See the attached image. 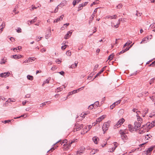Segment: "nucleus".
I'll list each match as a JSON object with an SVG mask.
<instances>
[{
  "label": "nucleus",
  "mask_w": 155,
  "mask_h": 155,
  "mask_svg": "<svg viewBox=\"0 0 155 155\" xmlns=\"http://www.w3.org/2000/svg\"><path fill=\"white\" fill-rule=\"evenodd\" d=\"M95 149H93L90 152V154L93 155L96 152L95 151Z\"/></svg>",
  "instance_id": "nucleus-31"
},
{
  "label": "nucleus",
  "mask_w": 155,
  "mask_h": 155,
  "mask_svg": "<svg viewBox=\"0 0 155 155\" xmlns=\"http://www.w3.org/2000/svg\"><path fill=\"white\" fill-rule=\"evenodd\" d=\"M93 108H94V106H93L92 104H91L88 107V109L89 110H91Z\"/></svg>",
  "instance_id": "nucleus-33"
},
{
  "label": "nucleus",
  "mask_w": 155,
  "mask_h": 155,
  "mask_svg": "<svg viewBox=\"0 0 155 155\" xmlns=\"http://www.w3.org/2000/svg\"><path fill=\"white\" fill-rule=\"evenodd\" d=\"M37 20V17H35L34 19L31 20L30 21H30V23L31 24L35 22Z\"/></svg>",
  "instance_id": "nucleus-22"
},
{
  "label": "nucleus",
  "mask_w": 155,
  "mask_h": 155,
  "mask_svg": "<svg viewBox=\"0 0 155 155\" xmlns=\"http://www.w3.org/2000/svg\"><path fill=\"white\" fill-rule=\"evenodd\" d=\"M77 140V139H74L71 140H70L69 142V144L71 146V145L74 142H75V141H76Z\"/></svg>",
  "instance_id": "nucleus-25"
},
{
  "label": "nucleus",
  "mask_w": 155,
  "mask_h": 155,
  "mask_svg": "<svg viewBox=\"0 0 155 155\" xmlns=\"http://www.w3.org/2000/svg\"><path fill=\"white\" fill-rule=\"evenodd\" d=\"M4 122L5 123H9V122H11V120H5L4 121Z\"/></svg>",
  "instance_id": "nucleus-60"
},
{
  "label": "nucleus",
  "mask_w": 155,
  "mask_h": 155,
  "mask_svg": "<svg viewBox=\"0 0 155 155\" xmlns=\"http://www.w3.org/2000/svg\"><path fill=\"white\" fill-rule=\"evenodd\" d=\"M137 13L136 14V15L137 16H140L142 14L141 13H138L137 11Z\"/></svg>",
  "instance_id": "nucleus-47"
},
{
  "label": "nucleus",
  "mask_w": 155,
  "mask_h": 155,
  "mask_svg": "<svg viewBox=\"0 0 155 155\" xmlns=\"http://www.w3.org/2000/svg\"><path fill=\"white\" fill-rule=\"evenodd\" d=\"M106 18H111V19H112V18H113L112 16H110V15L107 16L106 17Z\"/></svg>",
  "instance_id": "nucleus-50"
},
{
  "label": "nucleus",
  "mask_w": 155,
  "mask_h": 155,
  "mask_svg": "<svg viewBox=\"0 0 155 155\" xmlns=\"http://www.w3.org/2000/svg\"><path fill=\"white\" fill-rule=\"evenodd\" d=\"M141 123L142 122H141V120H139L138 122L136 121L134 122V129L135 130H137L138 129H140V127L141 125Z\"/></svg>",
  "instance_id": "nucleus-4"
},
{
  "label": "nucleus",
  "mask_w": 155,
  "mask_h": 155,
  "mask_svg": "<svg viewBox=\"0 0 155 155\" xmlns=\"http://www.w3.org/2000/svg\"><path fill=\"white\" fill-rule=\"evenodd\" d=\"M31 58H30L27 59V61H28V63H29L30 62H32V61H31Z\"/></svg>",
  "instance_id": "nucleus-57"
},
{
  "label": "nucleus",
  "mask_w": 155,
  "mask_h": 155,
  "mask_svg": "<svg viewBox=\"0 0 155 155\" xmlns=\"http://www.w3.org/2000/svg\"><path fill=\"white\" fill-rule=\"evenodd\" d=\"M50 79V78H48L47 79L44 81L45 82V83H49V80Z\"/></svg>",
  "instance_id": "nucleus-38"
},
{
  "label": "nucleus",
  "mask_w": 155,
  "mask_h": 155,
  "mask_svg": "<svg viewBox=\"0 0 155 155\" xmlns=\"http://www.w3.org/2000/svg\"><path fill=\"white\" fill-rule=\"evenodd\" d=\"M99 104V102L98 101H97L95 102L94 104H92L93 106H94V108H96L97 107Z\"/></svg>",
  "instance_id": "nucleus-20"
},
{
  "label": "nucleus",
  "mask_w": 155,
  "mask_h": 155,
  "mask_svg": "<svg viewBox=\"0 0 155 155\" xmlns=\"http://www.w3.org/2000/svg\"><path fill=\"white\" fill-rule=\"evenodd\" d=\"M110 122H107L105 123L102 126V129L104 131V133L105 132L107 131L108 129V127L110 126Z\"/></svg>",
  "instance_id": "nucleus-3"
},
{
  "label": "nucleus",
  "mask_w": 155,
  "mask_h": 155,
  "mask_svg": "<svg viewBox=\"0 0 155 155\" xmlns=\"http://www.w3.org/2000/svg\"><path fill=\"white\" fill-rule=\"evenodd\" d=\"M22 57V55H17L15 54V55H13L11 56V58H13L15 59H18L21 58Z\"/></svg>",
  "instance_id": "nucleus-10"
},
{
  "label": "nucleus",
  "mask_w": 155,
  "mask_h": 155,
  "mask_svg": "<svg viewBox=\"0 0 155 155\" xmlns=\"http://www.w3.org/2000/svg\"><path fill=\"white\" fill-rule=\"evenodd\" d=\"M98 140H99V139L97 136H94L93 138V141L95 144L97 143Z\"/></svg>",
  "instance_id": "nucleus-16"
},
{
  "label": "nucleus",
  "mask_w": 155,
  "mask_h": 155,
  "mask_svg": "<svg viewBox=\"0 0 155 155\" xmlns=\"http://www.w3.org/2000/svg\"><path fill=\"white\" fill-rule=\"evenodd\" d=\"M103 72V70H101L100 72L98 73L95 76V77L94 78L93 80H94L95 78L97 77L98 76H99V75L102 73Z\"/></svg>",
  "instance_id": "nucleus-24"
},
{
  "label": "nucleus",
  "mask_w": 155,
  "mask_h": 155,
  "mask_svg": "<svg viewBox=\"0 0 155 155\" xmlns=\"http://www.w3.org/2000/svg\"><path fill=\"white\" fill-rule=\"evenodd\" d=\"M120 102V100H118V101H117L115 103H116V104H115V105H117L118 104H119Z\"/></svg>",
  "instance_id": "nucleus-53"
},
{
  "label": "nucleus",
  "mask_w": 155,
  "mask_h": 155,
  "mask_svg": "<svg viewBox=\"0 0 155 155\" xmlns=\"http://www.w3.org/2000/svg\"><path fill=\"white\" fill-rule=\"evenodd\" d=\"M76 3H77L76 2V0H74L73 2V5L74 6L76 5Z\"/></svg>",
  "instance_id": "nucleus-49"
},
{
  "label": "nucleus",
  "mask_w": 155,
  "mask_h": 155,
  "mask_svg": "<svg viewBox=\"0 0 155 155\" xmlns=\"http://www.w3.org/2000/svg\"><path fill=\"white\" fill-rule=\"evenodd\" d=\"M78 92V89H77V90H75L71 92V93H72V94H75L76 93H77Z\"/></svg>",
  "instance_id": "nucleus-40"
},
{
  "label": "nucleus",
  "mask_w": 155,
  "mask_h": 155,
  "mask_svg": "<svg viewBox=\"0 0 155 155\" xmlns=\"http://www.w3.org/2000/svg\"><path fill=\"white\" fill-rule=\"evenodd\" d=\"M78 64V62L76 61L74 63V67H75L76 68L77 67V66Z\"/></svg>",
  "instance_id": "nucleus-61"
},
{
  "label": "nucleus",
  "mask_w": 155,
  "mask_h": 155,
  "mask_svg": "<svg viewBox=\"0 0 155 155\" xmlns=\"http://www.w3.org/2000/svg\"><path fill=\"white\" fill-rule=\"evenodd\" d=\"M31 108L30 107H28L26 108V110L27 111H29L31 110Z\"/></svg>",
  "instance_id": "nucleus-59"
},
{
  "label": "nucleus",
  "mask_w": 155,
  "mask_h": 155,
  "mask_svg": "<svg viewBox=\"0 0 155 155\" xmlns=\"http://www.w3.org/2000/svg\"><path fill=\"white\" fill-rule=\"evenodd\" d=\"M67 4V2L66 0H64L62 1L61 3L58 5L62 8Z\"/></svg>",
  "instance_id": "nucleus-9"
},
{
  "label": "nucleus",
  "mask_w": 155,
  "mask_h": 155,
  "mask_svg": "<svg viewBox=\"0 0 155 155\" xmlns=\"http://www.w3.org/2000/svg\"><path fill=\"white\" fill-rule=\"evenodd\" d=\"M84 150H78L77 151V153L78 154H80L81 153H83V151H84Z\"/></svg>",
  "instance_id": "nucleus-28"
},
{
  "label": "nucleus",
  "mask_w": 155,
  "mask_h": 155,
  "mask_svg": "<svg viewBox=\"0 0 155 155\" xmlns=\"http://www.w3.org/2000/svg\"><path fill=\"white\" fill-rule=\"evenodd\" d=\"M153 148L154 147H151L148 148L147 150V154H149L151 152L152 150H153Z\"/></svg>",
  "instance_id": "nucleus-14"
},
{
  "label": "nucleus",
  "mask_w": 155,
  "mask_h": 155,
  "mask_svg": "<svg viewBox=\"0 0 155 155\" xmlns=\"http://www.w3.org/2000/svg\"><path fill=\"white\" fill-rule=\"evenodd\" d=\"M27 78L28 79L31 81L33 79V76L30 75H28L27 76Z\"/></svg>",
  "instance_id": "nucleus-23"
},
{
  "label": "nucleus",
  "mask_w": 155,
  "mask_h": 155,
  "mask_svg": "<svg viewBox=\"0 0 155 155\" xmlns=\"http://www.w3.org/2000/svg\"><path fill=\"white\" fill-rule=\"evenodd\" d=\"M5 23L4 22H3L2 25L0 26V33H1L3 31L4 28L5 26Z\"/></svg>",
  "instance_id": "nucleus-12"
},
{
  "label": "nucleus",
  "mask_w": 155,
  "mask_h": 155,
  "mask_svg": "<svg viewBox=\"0 0 155 155\" xmlns=\"http://www.w3.org/2000/svg\"><path fill=\"white\" fill-rule=\"evenodd\" d=\"M95 16V15L94 14H93L91 16V17L90 18V20L91 21H92L93 18Z\"/></svg>",
  "instance_id": "nucleus-35"
},
{
  "label": "nucleus",
  "mask_w": 155,
  "mask_h": 155,
  "mask_svg": "<svg viewBox=\"0 0 155 155\" xmlns=\"http://www.w3.org/2000/svg\"><path fill=\"white\" fill-rule=\"evenodd\" d=\"M5 62L6 61H4V59L3 58L2 59L0 63L1 64H5Z\"/></svg>",
  "instance_id": "nucleus-36"
},
{
  "label": "nucleus",
  "mask_w": 155,
  "mask_h": 155,
  "mask_svg": "<svg viewBox=\"0 0 155 155\" xmlns=\"http://www.w3.org/2000/svg\"><path fill=\"white\" fill-rule=\"evenodd\" d=\"M101 118H100V117L99 118H97V120H96V121L97 122H101Z\"/></svg>",
  "instance_id": "nucleus-39"
},
{
  "label": "nucleus",
  "mask_w": 155,
  "mask_h": 155,
  "mask_svg": "<svg viewBox=\"0 0 155 155\" xmlns=\"http://www.w3.org/2000/svg\"><path fill=\"white\" fill-rule=\"evenodd\" d=\"M155 126V120L152 121L151 123L150 122L147 123L145 126L147 127L149 129H150L152 127Z\"/></svg>",
  "instance_id": "nucleus-5"
},
{
  "label": "nucleus",
  "mask_w": 155,
  "mask_h": 155,
  "mask_svg": "<svg viewBox=\"0 0 155 155\" xmlns=\"http://www.w3.org/2000/svg\"><path fill=\"white\" fill-rule=\"evenodd\" d=\"M84 87H82L78 89V91L79 92L81 90H82Z\"/></svg>",
  "instance_id": "nucleus-58"
},
{
  "label": "nucleus",
  "mask_w": 155,
  "mask_h": 155,
  "mask_svg": "<svg viewBox=\"0 0 155 155\" xmlns=\"http://www.w3.org/2000/svg\"><path fill=\"white\" fill-rule=\"evenodd\" d=\"M55 62H56V63H58V64H59L60 63H59L58 62H61V61H60V60H59L58 59H57L56 61H55Z\"/></svg>",
  "instance_id": "nucleus-62"
},
{
  "label": "nucleus",
  "mask_w": 155,
  "mask_h": 155,
  "mask_svg": "<svg viewBox=\"0 0 155 155\" xmlns=\"http://www.w3.org/2000/svg\"><path fill=\"white\" fill-rule=\"evenodd\" d=\"M124 120L123 118L121 119H120L118 121L117 124H116L115 126L118 128V127H119L120 126L121 124H122L124 122Z\"/></svg>",
  "instance_id": "nucleus-6"
},
{
  "label": "nucleus",
  "mask_w": 155,
  "mask_h": 155,
  "mask_svg": "<svg viewBox=\"0 0 155 155\" xmlns=\"http://www.w3.org/2000/svg\"><path fill=\"white\" fill-rule=\"evenodd\" d=\"M41 51L42 52H44L46 51V50L44 49H42L41 50Z\"/></svg>",
  "instance_id": "nucleus-63"
},
{
  "label": "nucleus",
  "mask_w": 155,
  "mask_h": 155,
  "mask_svg": "<svg viewBox=\"0 0 155 155\" xmlns=\"http://www.w3.org/2000/svg\"><path fill=\"white\" fill-rule=\"evenodd\" d=\"M55 149V148H54V147H53L52 148H51L50 150H48L47 152L48 153V152H49L50 151H51V152H52L53 151L54 149Z\"/></svg>",
  "instance_id": "nucleus-42"
},
{
  "label": "nucleus",
  "mask_w": 155,
  "mask_h": 155,
  "mask_svg": "<svg viewBox=\"0 0 155 155\" xmlns=\"http://www.w3.org/2000/svg\"><path fill=\"white\" fill-rule=\"evenodd\" d=\"M69 68H76L75 67H74V64H73L71 65L70 66Z\"/></svg>",
  "instance_id": "nucleus-41"
},
{
  "label": "nucleus",
  "mask_w": 155,
  "mask_h": 155,
  "mask_svg": "<svg viewBox=\"0 0 155 155\" xmlns=\"http://www.w3.org/2000/svg\"><path fill=\"white\" fill-rule=\"evenodd\" d=\"M67 140L66 139H65L63 141V142H62V143H61V142L60 143H61V145H62V144L63 143H67Z\"/></svg>",
  "instance_id": "nucleus-55"
},
{
  "label": "nucleus",
  "mask_w": 155,
  "mask_h": 155,
  "mask_svg": "<svg viewBox=\"0 0 155 155\" xmlns=\"http://www.w3.org/2000/svg\"><path fill=\"white\" fill-rule=\"evenodd\" d=\"M87 127L86 126L83 129V132L84 133V134L86 133H87V131H88V130H87Z\"/></svg>",
  "instance_id": "nucleus-30"
},
{
  "label": "nucleus",
  "mask_w": 155,
  "mask_h": 155,
  "mask_svg": "<svg viewBox=\"0 0 155 155\" xmlns=\"http://www.w3.org/2000/svg\"><path fill=\"white\" fill-rule=\"evenodd\" d=\"M152 65L153 66V67H154L155 66V61L151 63Z\"/></svg>",
  "instance_id": "nucleus-64"
},
{
  "label": "nucleus",
  "mask_w": 155,
  "mask_h": 155,
  "mask_svg": "<svg viewBox=\"0 0 155 155\" xmlns=\"http://www.w3.org/2000/svg\"><path fill=\"white\" fill-rule=\"evenodd\" d=\"M88 3V2H85L84 3H83V6H86L87 3Z\"/></svg>",
  "instance_id": "nucleus-56"
},
{
  "label": "nucleus",
  "mask_w": 155,
  "mask_h": 155,
  "mask_svg": "<svg viewBox=\"0 0 155 155\" xmlns=\"http://www.w3.org/2000/svg\"><path fill=\"white\" fill-rule=\"evenodd\" d=\"M9 74H10V73L8 72L2 73L0 74V76L2 78H6L8 76Z\"/></svg>",
  "instance_id": "nucleus-8"
},
{
  "label": "nucleus",
  "mask_w": 155,
  "mask_h": 155,
  "mask_svg": "<svg viewBox=\"0 0 155 155\" xmlns=\"http://www.w3.org/2000/svg\"><path fill=\"white\" fill-rule=\"evenodd\" d=\"M83 7V4H80L78 6V11H79L81 9H82Z\"/></svg>",
  "instance_id": "nucleus-26"
},
{
  "label": "nucleus",
  "mask_w": 155,
  "mask_h": 155,
  "mask_svg": "<svg viewBox=\"0 0 155 155\" xmlns=\"http://www.w3.org/2000/svg\"><path fill=\"white\" fill-rule=\"evenodd\" d=\"M68 45H65L64 46H62V47H61V49L63 50H64L65 49V48H66V47Z\"/></svg>",
  "instance_id": "nucleus-46"
},
{
  "label": "nucleus",
  "mask_w": 155,
  "mask_h": 155,
  "mask_svg": "<svg viewBox=\"0 0 155 155\" xmlns=\"http://www.w3.org/2000/svg\"><path fill=\"white\" fill-rule=\"evenodd\" d=\"M123 5L122 4H120L118 5L117 6V8L120 9L122 7Z\"/></svg>",
  "instance_id": "nucleus-34"
},
{
  "label": "nucleus",
  "mask_w": 155,
  "mask_h": 155,
  "mask_svg": "<svg viewBox=\"0 0 155 155\" xmlns=\"http://www.w3.org/2000/svg\"><path fill=\"white\" fill-rule=\"evenodd\" d=\"M116 103H114L112 105H111L110 107V108L111 109H112L115 106Z\"/></svg>",
  "instance_id": "nucleus-32"
},
{
  "label": "nucleus",
  "mask_w": 155,
  "mask_h": 155,
  "mask_svg": "<svg viewBox=\"0 0 155 155\" xmlns=\"http://www.w3.org/2000/svg\"><path fill=\"white\" fill-rule=\"evenodd\" d=\"M75 127L73 129L74 132H76L79 130L83 128V125L82 124H80L78 123H76L75 124Z\"/></svg>",
  "instance_id": "nucleus-2"
},
{
  "label": "nucleus",
  "mask_w": 155,
  "mask_h": 155,
  "mask_svg": "<svg viewBox=\"0 0 155 155\" xmlns=\"http://www.w3.org/2000/svg\"><path fill=\"white\" fill-rule=\"evenodd\" d=\"M17 31L18 33L21 32V29L20 28H18V29L17 30Z\"/></svg>",
  "instance_id": "nucleus-51"
},
{
  "label": "nucleus",
  "mask_w": 155,
  "mask_h": 155,
  "mask_svg": "<svg viewBox=\"0 0 155 155\" xmlns=\"http://www.w3.org/2000/svg\"><path fill=\"white\" fill-rule=\"evenodd\" d=\"M58 73L61 75H64V72L63 71H61L60 72H58Z\"/></svg>",
  "instance_id": "nucleus-45"
},
{
  "label": "nucleus",
  "mask_w": 155,
  "mask_h": 155,
  "mask_svg": "<svg viewBox=\"0 0 155 155\" xmlns=\"http://www.w3.org/2000/svg\"><path fill=\"white\" fill-rule=\"evenodd\" d=\"M72 33V32H71V31H68L67 33L65 35L64 37V38L65 39H68V38L71 35Z\"/></svg>",
  "instance_id": "nucleus-11"
},
{
  "label": "nucleus",
  "mask_w": 155,
  "mask_h": 155,
  "mask_svg": "<svg viewBox=\"0 0 155 155\" xmlns=\"http://www.w3.org/2000/svg\"><path fill=\"white\" fill-rule=\"evenodd\" d=\"M46 103H48V102H45L43 103H42L41 104H42V106H41V107H42V106H43L44 105H45L46 104Z\"/></svg>",
  "instance_id": "nucleus-54"
},
{
  "label": "nucleus",
  "mask_w": 155,
  "mask_h": 155,
  "mask_svg": "<svg viewBox=\"0 0 155 155\" xmlns=\"http://www.w3.org/2000/svg\"><path fill=\"white\" fill-rule=\"evenodd\" d=\"M128 127L129 130L130 131L132 132L134 131V128H133V126H132L131 124H129L128 125Z\"/></svg>",
  "instance_id": "nucleus-18"
},
{
  "label": "nucleus",
  "mask_w": 155,
  "mask_h": 155,
  "mask_svg": "<svg viewBox=\"0 0 155 155\" xmlns=\"http://www.w3.org/2000/svg\"><path fill=\"white\" fill-rule=\"evenodd\" d=\"M148 41V38H147L146 37L143 38L142 41L140 42V44L142 43H146Z\"/></svg>",
  "instance_id": "nucleus-17"
},
{
  "label": "nucleus",
  "mask_w": 155,
  "mask_h": 155,
  "mask_svg": "<svg viewBox=\"0 0 155 155\" xmlns=\"http://www.w3.org/2000/svg\"><path fill=\"white\" fill-rule=\"evenodd\" d=\"M59 142V141H58L55 144H54V145L55 146L54 148L56 149V147H58V145L57 143H58Z\"/></svg>",
  "instance_id": "nucleus-43"
},
{
  "label": "nucleus",
  "mask_w": 155,
  "mask_h": 155,
  "mask_svg": "<svg viewBox=\"0 0 155 155\" xmlns=\"http://www.w3.org/2000/svg\"><path fill=\"white\" fill-rule=\"evenodd\" d=\"M63 17V15L61 16L59 18H58L57 19L54 20V23L57 22L58 21L62 20Z\"/></svg>",
  "instance_id": "nucleus-13"
},
{
  "label": "nucleus",
  "mask_w": 155,
  "mask_h": 155,
  "mask_svg": "<svg viewBox=\"0 0 155 155\" xmlns=\"http://www.w3.org/2000/svg\"><path fill=\"white\" fill-rule=\"evenodd\" d=\"M66 54L68 56H70L71 54V52L70 51H67L66 52Z\"/></svg>",
  "instance_id": "nucleus-29"
},
{
  "label": "nucleus",
  "mask_w": 155,
  "mask_h": 155,
  "mask_svg": "<svg viewBox=\"0 0 155 155\" xmlns=\"http://www.w3.org/2000/svg\"><path fill=\"white\" fill-rule=\"evenodd\" d=\"M117 147V146H115V147H114L112 148L111 149V151L110 150V152H113V151H114L115 150V149H116V148Z\"/></svg>",
  "instance_id": "nucleus-37"
},
{
  "label": "nucleus",
  "mask_w": 155,
  "mask_h": 155,
  "mask_svg": "<svg viewBox=\"0 0 155 155\" xmlns=\"http://www.w3.org/2000/svg\"><path fill=\"white\" fill-rule=\"evenodd\" d=\"M63 149L64 150H68L71 147L70 145L68 143H65L63 145Z\"/></svg>",
  "instance_id": "nucleus-7"
},
{
  "label": "nucleus",
  "mask_w": 155,
  "mask_h": 155,
  "mask_svg": "<svg viewBox=\"0 0 155 155\" xmlns=\"http://www.w3.org/2000/svg\"><path fill=\"white\" fill-rule=\"evenodd\" d=\"M17 8H18L17 6V7L15 6V8H14V9L13 10V12H15V14H17V13H18V12L16 13V9H17Z\"/></svg>",
  "instance_id": "nucleus-44"
},
{
  "label": "nucleus",
  "mask_w": 155,
  "mask_h": 155,
  "mask_svg": "<svg viewBox=\"0 0 155 155\" xmlns=\"http://www.w3.org/2000/svg\"><path fill=\"white\" fill-rule=\"evenodd\" d=\"M128 50V49H126L125 48L124 49H123L122 51H120V52L118 53L117 54V56H118L119 55H120V54H123L126 51H127Z\"/></svg>",
  "instance_id": "nucleus-15"
},
{
  "label": "nucleus",
  "mask_w": 155,
  "mask_h": 155,
  "mask_svg": "<svg viewBox=\"0 0 155 155\" xmlns=\"http://www.w3.org/2000/svg\"><path fill=\"white\" fill-rule=\"evenodd\" d=\"M114 53L112 54L108 57V60H112L113 59V58L114 57Z\"/></svg>",
  "instance_id": "nucleus-21"
},
{
  "label": "nucleus",
  "mask_w": 155,
  "mask_h": 155,
  "mask_svg": "<svg viewBox=\"0 0 155 155\" xmlns=\"http://www.w3.org/2000/svg\"><path fill=\"white\" fill-rule=\"evenodd\" d=\"M25 115H21V116H19V117H15L14 118V119H17V118H20L21 117H24Z\"/></svg>",
  "instance_id": "nucleus-52"
},
{
  "label": "nucleus",
  "mask_w": 155,
  "mask_h": 155,
  "mask_svg": "<svg viewBox=\"0 0 155 155\" xmlns=\"http://www.w3.org/2000/svg\"><path fill=\"white\" fill-rule=\"evenodd\" d=\"M155 81V78H154L152 79L150 81V84H152L154 83Z\"/></svg>",
  "instance_id": "nucleus-27"
},
{
  "label": "nucleus",
  "mask_w": 155,
  "mask_h": 155,
  "mask_svg": "<svg viewBox=\"0 0 155 155\" xmlns=\"http://www.w3.org/2000/svg\"><path fill=\"white\" fill-rule=\"evenodd\" d=\"M119 133L120 134L122 140L125 142L128 139L127 137L126 134V132L125 131H124L123 130H120L119 131Z\"/></svg>",
  "instance_id": "nucleus-1"
},
{
  "label": "nucleus",
  "mask_w": 155,
  "mask_h": 155,
  "mask_svg": "<svg viewBox=\"0 0 155 155\" xmlns=\"http://www.w3.org/2000/svg\"><path fill=\"white\" fill-rule=\"evenodd\" d=\"M131 43V41H129L124 45L123 48V49L126 46H128Z\"/></svg>",
  "instance_id": "nucleus-19"
},
{
  "label": "nucleus",
  "mask_w": 155,
  "mask_h": 155,
  "mask_svg": "<svg viewBox=\"0 0 155 155\" xmlns=\"http://www.w3.org/2000/svg\"><path fill=\"white\" fill-rule=\"evenodd\" d=\"M10 39L12 42H14L15 41V39L12 37H11L10 38Z\"/></svg>",
  "instance_id": "nucleus-48"
}]
</instances>
